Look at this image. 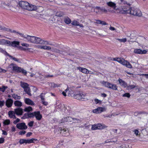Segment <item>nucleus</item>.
<instances>
[{
    "instance_id": "nucleus-1",
    "label": "nucleus",
    "mask_w": 148,
    "mask_h": 148,
    "mask_svg": "<svg viewBox=\"0 0 148 148\" xmlns=\"http://www.w3.org/2000/svg\"><path fill=\"white\" fill-rule=\"evenodd\" d=\"M73 97L79 100H83V99H87L86 94L83 92L79 91H76L74 94H72Z\"/></svg>"
},
{
    "instance_id": "nucleus-2",
    "label": "nucleus",
    "mask_w": 148,
    "mask_h": 148,
    "mask_svg": "<svg viewBox=\"0 0 148 148\" xmlns=\"http://www.w3.org/2000/svg\"><path fill=\"white\" fill-rule=\"evenodd\" d=\"M8 67L9 68L12 69L13 71L18 73H22L25 75H26L27 74V72L25 70L18 66L16 64L13 63L10 64L9 66Z\"/></svg>"
},
{
    "instance_id": "nucleus-3",
    "label": "nucleus",
    "mask_w": 148,
    "mask_h": 148,
    "mask_svg": "<svg viewBox=\"0 0 148 148\" xmlns=\"http://www.w3.org/2000/svg\"><path fill=\"white\" fill-rule=\"evenodd\" d=\"M113 60L118 62L122 65L125 66L128 68H131L132 67V65L127 60H125L123 58H113Z\"/></svg>"
},
{
    "instance_id": "nucleus-4",
    "label": "nucleus",
    "mask_w": 148,
    "mask_h": 148,
    "mask_svg": "<svg viewBox=\"0 0 148 148\" xmlns=\"http://www.w3.org/2000/svg\"><path fill=\"white\" fill-rule=\"evenodd\" d=\"M101 83L103 86L111 89L113 90H117V86L115 84H111L107 82H105L104 81H101Z\"/></svg>"
},
{
    "instance_id": "nucleus-5",
    "label": "nucleus",
    "mask_w": 148,
    "mask_h": 148,
    "mask_svg": "<svg viewBox=\"0 0 148 148\" xmlns=\"http://www.w3.org/2000/svg\"><path fill=\"white\" fill-rule=\"evenodd\" d=\"M32 43L36 44L51 45L47 41H45L40 38L34 36Z\"/></svg>"
},
{
    "instance_id": "nucleus-6",
    "label": "nucleus",
    "mask_w": 148,
    "mask_h": 148,
    "mask_svg": "<svg viewBox=\"0 0 148 148\" xmlns=\"http://www.w3.org/2000/svg\"><path fill=\"white\" fill-rule=\"evenodd\" d=\"M20 85L24 89V91L27 94L30 96L32 95L30 88L29 87V85L28 84L24 82H20Z\"/></svg>"
},
{
    "instance_id": "nucleus-7",
    "label": "nucleus",
    "mask_w": 148,
    "mask_h": 148,
    "mask_svg": "<svg viewBox=\"0 0 148 148\" xmlns=\"http://www.w3.org/2000/svg\"><path fill=\"white\" fill-rule=\"evenodd\" d=\"M128 12L130 13V14L134 16H141L142 15L141 11L139 9L134 8H132L131 11L128 10Z\"/></svg>"
},
{
    "instance_id": "nucleus-8",
    "label": "nucleus",
    "mask_w": 148,
    "mask_h": 148,
    "mask_svg": "<svg viewBox=\"0 0 148 148\" xmlns=\"http://www.w3.org/2000/svg\"><path fill=\"white\" fill-rule=\"evenodd\" d=\"M18 34L21 36L23 37L25 39L26 41L28 42L33 43L34 36H31L28 35H25L22 33L18 32Z\"/></svg>"
},
{
    "instance_id": "nucleus-9",
    "label": "nucleus",
    "mask_w": 148,
    "mask_h": 148,
    "mask_svg": "<svg viewBox=\"0 0 148 148\" xmlns=\"http://www.w3.org/2000/svg\"><path fill=\"white\" fill-rule=\"evenodd\" d=\"M37 140L35 138H32L30 139H21L20 140L19 143L20 144H22L24 143H31L34 142V141H36Z\"/></svg>"
},
{
    "instance_id": "nucleus-10",
    "label": "nucleus",
    "mask_w": 148,
    "mask_h": 148,
    "mask_svg": "<svg viewBox=\"0 0 148 148\" xmlns=\"http://www.w3.org/2000/svg\"><path fill=\"white\" fill-rule=\"evenodd\" d=\"M16 127L21 130H25L27 128V126L24 123H18L16 125Z\"/></svg>"
},
{
    "instance_id": "nucleus-11",
    "label": "nucleus",
    "mask_w": 148,
    "mask_h": 148,
    "mask_svg": "<svg viewBox=\"0 0 148 148\" xmlns=\"http://www.w3.org/2000/svg\"><path fill=\"white\" fill-rule=\"evenodd\" d=\"M106 109L105 108L99 107L96 109L93 110L92 112L95 113L99 114L104 112L106 111Z\"/></svg>"
},
{
    "instance_id": "nucleus-12",
    "label": "nucleus",
    "mask_w": 148,
    "mask_h": 148,
    "mask_svg": "<svg viewBox=\"0 0 148 148\" xmlns=\"http://www.w3.org/2000/svg\"><path fill=\"white\" fill-rule=\"evenodd\" d=\"M19 5L22 8L27 10L28 3L27 1H21L19 3Z\"/></svg>"
},
{
    "instance_id": "nucleus-13",
    "label": "nucleus",
    "mask_w": 148,
    "mask_h": 148,
    "mask_svg": "<svg viewBox=\"0 0 148 148\" xmlns=\"http://www.w3.org/2000/svg\"><path fill=\"white\" fill-rule=\"evenodd\" d=\"M147 51L145 49L142 50L140 49H135L134 51V52L135 53L140 54H146L147 53Z\"/></svg>"
},
{
    "instance_id": "nucleus-14",
    "label": "nucleus",
    "mask_w": 148,
    "mask_h": 148,
    "mask_svg": "<svg viewBox=\"0 0 148 148\" xmlns=\"http://www.w3.org/2000/svg\"><path fill=\"white\" fill-rule=\"evenodd\" d=\"M34 116L37 120L40 121L42 118V115L39 111L34 112Z\"/></svg>"
},
{
    "instance_id": "nucleus-15",
    "label": "nucleus",
    "mask_w": 148,
    "mask_h": 148,
    "mask_svg": "<svg viewBox=\"0 0 148 148\" xmlns=\"http://www.w3.org/2000/svg\"><path fill=\"white\" fill-rule=\"evenodd\" d=\"M14 111L17 115H21L23 114V110L21 108H18L15 109Z\"/></svg>"
},
{
    "instance_id": "nucleus-16",
    "label": "nucleus",
    "mask_w": 148,
    "mask_h": 148,
    "mask_svg": "<svg viewBox=\"0 0 148 148\" xmlns=\"http://www.w3.org/2000/svg\"><path fill=\"white\" fill-rule=\"evenodd\" d=\"M37 7L36 6L29 4L28 3V5H27V10L29 11H32L36 10Z\"/></svg>"
},
{
    "instance_id": "nucleus-17",
    "label": "nucleus",
    "mask_w": 148,
    "mask_h": 148,
    "mask_svg": "<svg viewBox=\"0 0 148 148\" xmlns=\"http://www.w3.org/2000/svg\"><path fill=\"white\" fill-rule=\"evenodd\" d=\"M118 81L120 86L124 88H126L127 86V83L121 79L119 78L118 79Z\"/></svg>"
},
{
    "instance_id": "nucleus-18",
    "label": "nucleus",
    "mask_w": 148,
    "mask_h": 148,
    "mask_svg": "<svg viewBox=\"0 0 148 148\" xmlns=\"http://www.w3.org/2000/svg\"><path fill=\"white\" fill-rule=\"evenodd\" d=\"M77 121V120L76 118H73L70 116L67 117V122L70 123H75Z\"/></svg>"
},
{
    "instance_id": "nucleus-19",
    "label": "nucleus",
    "mask_w": 148,
    "mask_h": 148,
    "mask_svg": "<svg viewBox=\"0 0 148 148\" xmlns=\"http://www.w3.org/2000/svg\"><path fill=\"white\" fill-rule=\"evenodd\" d=\"M77 69L79 70L80 71L84 73L88 74V73L89 72V71L85 68L78 67H77Z\"/></svg>"
},
{
    "instance_id": "nucleus-20",
    "label": "nucleus",
    "mask_w": 148,
    "mask_h": 148,
    "mask_svg": "<svg viewBox=\"0 0 148 148\" xmlns=\"http://www.w3.org/2000/svg\"><path fill=\"white\" fill-rule=\"evenodd\" d=\"M13 101L11 99H8L6 101V105L8 108L11 107L12 105Z\"/></svg>"
},
{
    "instance_id": "nucleus-21",
    "label": "nucleus",
    "mask_w": 148,
    "mask_h": 148,
    "mask_svg": "<svg viewBox=\"0 0 148 148\" xmlns=\"http://www.w3.org/2000/svg\"><path fill=\"white\" fill-rule=\"evenodd\" d=\"M131 9H132V8H130L129 5H128L124 7L123 8V10L124 12V13L126 14H130V13L128 12V10L131 11Z\"/></svg>"
},
{
    "instance_id": "nucleus-22",
    "label": "nucleus",
    "mask_w": 148,
    "mask_h": 148,
    "mask_svg": "<svg viewBox=\"0 0 148 148\" xmlns=\"http://www.w3.org/2000/svg\"><path fill=\"white\" fill-rule=\"evenodd\" d=\"M25 103L27 105L33 106L34 105V102L29 98H25L24 99Z\"/></svg>"
},
{
    "instance_id": "nucleus-23",
    "label": "nucleus",
    "mask_w": 148,
    "mask_h": 148,
    "mask_svg": "<svg viewBox=\"0 0 148 148\" xmlns=\"http://www.w3.org/2000/svg\"><path fill=\"white\" fill-rule=\"evenodd\" d=\"M15 112L12 111H10L8 112V114L9 117L11 118H13L14 119H16V116L15 115Z\"/></svg>"
},
{
    "instance_id": "nucleus-24",
    "label": "nucleus",
    "mask_w": 148,
    "mask_h": 148,
    "mask_svg": "<svg viewBox=\"0 0 148 148\" xmlns=\"http://www.w3.org/2000/svg\"><path fill=\"white\" fill-rule=\"evenodd\" d=\"M96 22H95V23L98 24H101L103 25H108V24L104 21H102L99 20H95Z\"/></svg>"
},
{
    "instance_id": "nucleus-25",
    "label": "nucleus",
    "mask_w": 148,
    "mask_h": 148,
    "mask_svg": "<svg viewBox=\"0 0 148 148\" xmlns=\"http://www.w3.org/2000/svg\"><path fill=\"white\" fill-rule=\"evenodd\" d=\"M0 30H3L7 32L10 31L12 33H18V32H16V31L14 30H13L12 31H11L10 29L6 28L2 26H0Z\"/></svg>"
},
{
    "instance_id": "nucleus-26",
    "label": "nucleus",
    "mask_w": 148,
    "mask_h": 148,
    "mask_svg": "<svg viewBox=\"0 0 148 148\" xmlns=\"http://www.w3.org/2000/svg\"><path fill=\"white\" fill-rule=\"evenodd\" d=\"M48 85L49 87L52 88L60 87L61 85L60 84H57L53 83H49Z\"/></svg>"
},
{
    "instance_id": "nucleus-27",
    "label": "nucleus",
    "mask_w": 148,
    "mask_h": 148,
    "mask_svg": "<svg viewBox=\"0 0 148 148\" xmlns=\"http://www.w3.org/2000/svg\"><path fill=\"white\" fill-rule=\"evenodd\" d=\"M71 24L75 26H79L81 27H83L84 26L82 24H80L79 22L78 21H73L71 23Z\"/></svg>"
},
{
    "instance_id": "nucleus-28",
    "label": "nucleus",
    "mask_w": 148,
    "mask_h": 148,
    "mask_svg": "<svg viewBox=\"0 0 148 148\" xmlns=\"http://www.w3.org/2000/svg\"><path fill=\"white\" fill-rule=\"evenodd\" d=\"M107 5L111 7H112L114 9L116 8V4L114 2L112 1H110L107 3Z\"/></svg>"
},
{
    "instance_id": "nucleus-29",
    "label": "nucleus",
    "mask_w": 148,
    "mask_h": 148,
    "mask_svg": "<svg viewBox=\"0 0 148 148\" xmlns=\"http://www.w3.org/2000/svg\"><path fill=\"white\" fill-rule=\"evenodd\" d=\"M20 42L18 41H13L11 42V45L10 47H18V46L19 45Z\"/></svg>"
},
{
    "instance_id": "nucleus-30",
    "label": "nucleus",
    "mask_w": 148,
    "mask_h": 148,
    "mask_svg": "<svg viewBox=\"0 0 148 148\" xmlns=\"http://www.w3.org/2000/svg\"><path fill=\"white\" fill-rule=\"evenodd\" d=\"M64 20L65 23L67 24H69L71 23V19L68 16L64 17Z\"/></svg>"
},
{
    "instance_id": "nucleus-31",
    "label": "nucleus",
    "mask_w": 148,
    "mask_h": 148,
    "mask_svg": "<svg viewBox=\"0 0 148 148\" xmlns=\"http://www.w3.org/2000/svg\"><path fill=\"white\" fill-rule=\"evenodd\" d=\"M64 15V14L63 12L62 11H58L56 12L55 15L57 16L60 17L63 16Z\"/></svg>"
},
{
    "instance_id": "nucleus-32",
    "label": "nucleus",
    "mask_w": 148,
    "mask_h": 148,
    "mask_svg": "<svg viewBox=\"0 0 148 148\" xmlns=\"http://www.w3.org/2000/svg\"><path fill=\"white\" fill-rule=\"evenodd\" d=\"M14 104L16 106L18 107H21L22 106V103L19 101H16L14 102Z\"/></svg>"
},
{
    "instance_id": "nucleus-33",
    "label": "nucleus",
    "mask_w": 148,
    "mask_h": 148,
    "mask_svg": "<svg viewBox=\"0 0 148 148\" xmlns=\"http://www.w3.org/2000/svg\"><path fill=\"white\" fill-rule=\"evenodd\" d=\"M96 9L99 10L98 12H99V11H101L102 12H107V10L106 9L103 8H101L99 7H97L96 8Z\"/></svg>"
},
{
    "instance_id": "nucleus-34",
    "label": "nucleus",
    "mask_w": 148,
    "mask_h": 148,
    "mask_svg": "<svg viewBox=\"0 0 148 148\" xmlns=\"http://www.w3.org/2000/svg\"><path fill=\"white\" fill-rule=\"evenodd\" d=\"M18 49H20V50H23V51H26V50H28L29 51H30L31 50H33V49H32L29 48H25L21 46L18 47Z\"/></svg>"
},
{
    "instance_id": "nucleus-35",
    "label": "nucleus",
    "mask_w": 148,
    "mask_h": 148,
    "mask_svg": "<svg viewBox=\"0 0 148 148\" xmlns=\"http://www.w3.org/2000/svg\"><path fill=\"white\" fill-rule=\"evenodd\" d=\"M24 110L25 112H29L32 110V108L31 106H28L27 107H26Z\"/></svg>"
},
{
    "instance_id": "nucleus-36",
    "label": "nucleus",
    "mask_w": 148,
    "mask_h": 148,
    "mask_svg": "<svg viewBox=\"0 0 148 148\" xmlns=\"http://www.w3.org/2000/svg\"><path fill=\"white\" fill-rule=\"evenodd\" d=\"M11 42L5 40L4 44V45L9 46H11Z\"/></svg>"
},
{
    "instance_id": "nucleus-37",
    "label": "nucleus",
    "mask_w": 148,
    "mask_h": 148,
    "mask_svg": "<svg viewBox=\"0 0 148 148\" xmlns=\"http://www.w3.org/2000/svg\"><path fill=\"white\" fill-rule=\"evenodd\" d=\"M12 97L15 99H19L21 98V97L20 96L15 94L12 95Z\"/></svg>"
},
{
    "instance_id": "nucleus-38",
    "label": "nucleus",
    "mask_w": 148,
    "mask_h": 148,
    "mask_svg": "<svg viewBox=\"0 0 148 148\" xmlns=\"http://www.w3.org/2000/svg\"><path fill=\"white\" fill-rule=\"evenodd\" d=\"M27 115V118H31L34 117V112L32 113H26Z\"/></svg>"
},
{
    "instance_id": "nucleus-39",
    "label": "nucleus",
    "mask_w": 148,
    "mask_h": 148,
    "mask_svg": "<svg viewBox=\"0 0 148 148\" xmlns=\"http://www.w3.org/2000/svg\"><path fill=\"white\" fill-rule=\"evenodd\" d=\"M10 121L9 119H6L4 121L3 123L4 125H8L10 123Z\"/></svg>"
},
{
    "instance_id": "nucleus-40",
    "label": "nucleus",
    "mask_w": 148,
    "mask_h": 148,
    "mask_svg": "<svg viewBox=\"0 0 148 148\" xmlns=\"http://www.w3.org/2000/svg\"><path fill=\"white\" fill-rule=\"evenodd\" d=\"M137 86L136 85H130L128 86H127V88L129 89H132L136 87Z\"/></svg>"
},
{
    "instance_id": "nucleus-41",
    "label": "nucleus",
    "mask_w": 148,
    "mask_h": 148,
    "mask_svg": "<svg viewBox=\"0 0 148 148\" xmlns=\"http://www.w3.org/2000/svg\"><path fill=\"white\" fill-rule=\"evenodd\" d=\"M116 40H119L120 42H125L127 41V39L126 38H124L122 39H116Z\"/></svg>"
},
{
    "instance_id": "nucleus-42",
    "label": "nucleus",
    "mask_w": 148,
    "mask_h": 148,
    "mask_svg": "<svg viewBox=\"0 0 148 148\" xmlns=\"http://www.w3.org/2000/svg\"><path fill=\"white\" fill-rule=\"evenodd\" d=\"M42 49L44 50H49L51 49V48L49 46H43Z\"/></svg>"
},
{
    "instance_id": "nucleus-43",
    "label": "nucleus",
    "mask_w": 148,
    "mask_h": 148,
    "mask_svg": "<svg viewBox=\"0 0 148 148\" xmlns=\"http://www.w3.org/2000/svg\"><path fill=\"white\" fill-rule=\"evenodd\" d=\"M98 129H99V127H97V125H93L91 128V130H97Z\"/></svg>"
},
{
    "instance_id": "nucleus-44",
    "label": "nucleus",
    "mask_w": 148,
    "mask_h": 148,
    "mask_svg": "<svg viewBox=\"0 0 148 148\" xmlns=\"http://www.w3.org/2000/svg\"><path fill=\"white\" fill-rule=\"evenodd\" d=\"M8 88V87L7 86H3L1 88V91L3 92H4L5 91V90Z\"/></svg>"
},
{
    "instance_id": "nucleus-45",
    "label": "nucleus",
    "mask_w": 148,
    "mask_h": 148,
    "mask_svg": "<svg viewBox=\"0 0 148 148\" xmlns=\"http://www.w3.org/2000/svg\"><path fill=\"white\" fill-rule=\"evenodd\" d=\"M67 122V117L62 118L61 120L60 123H63Z\"/></svg>"
},
{
    "instance_id": "nucleus-46",
    "label": "nucleus",
    "mask_w": 148,
    "mask_h": 148,
    "mask_svg": "<svg viewBox=\"0 0 148 148\" xmlns=\"http://www.w3.org/2000/svg\"><path fill=\"white\" fill-rule=\"evenodd\" d=\"M53 51L54 52L56 53H60V54L62 53V52L61 51H60L58 49H53Z\"/></svg>"
},
{
    "instance_id": "nucleus-47",
    "label": "nucleus",
    "mask_w": 148,
    "mask_h": 148,
    "mask_svg": "<svg viewBox=\"0 0 148 148\" xmlns=\"http://www.w3.org/2000/svg\"><path fill=\"white\" fill-rule=\"evenodd\" d=\"M123 97H126L128 98H129L130 96V95L129 93H126L123 94Z\"/></svg>"
},
{
    "instance_id": "nucleus-48",
    "label": "nucleus",
    "mask_w": 148,
    "mask_h": 148,
    "mask_svg": "<svg viewBox=\"0 0 148 148\" xmlns=\"http://www.w3.org/2000/svg\"><path fill=\"white\" fill-rule=\"evenodd\" d=\"M0 51L5 55H8V56H10L3 49H2L1 48H0Z\"/></svg>"
},
{
    "instance_id": "nucleus-49",
    "label": "nucleus",
    "mask_w": 148,
    "mask_h": 148,
    "mask_svg": "<svg viewBox=\"0 0 148 148\" xmlns=\"http://www.w3.org/2000/svg\"><path fill=\"white\" fill-rule=\"evenodd\" d=\"M21 45L23 47H28L29 46V45L27 43H22L21 44Z\"/></svg>"
},
{
    "instance_id": "nucleus-50",
    "label": "nucleus",
    "mask_w": 148,
    "mask_h": 148,
    "mask_svg": "<svg viewBox=\"0 0 148 148\" xmlns=\"http://www.w3.org/2000/svg\"><path fill=\"white\" fill-rule=\"evenodd\" d=\"M9 56L10 58H11L14 61L17 62H18L19 61V60L18 59L16 58L15 57H14L11 56Z\"/></svg>"
},
{
    "instance_id": "nucleus-51",
    "label": "nucleus",
    "mask_w": 148,
    "mask_h": 148,
    "mask_svg": "<svg viewBox=\"0 0 148 148\" xmlns=\"http://www.w3.org/2000/svg\"><path fill=\"white\" fill-rule=\"evenodd\" d=\"M26 133V132L24 130L20 131L19 132V134L20 135H24Z\"/></svg>"
},
{
    "instance_id": "nucleus-52",
    "label": "nucleus",
    "mask_w": 148,
    "mask_h": 148,
    "mask_svg": "<svg viewBox=\"0 0 148 148\" xmlns=\"http://www.w3.org/2000/svg\"><path fill=\"white\" fill-rule=\"evenodd\" d=\"M16 120L13 121V123L16 124L17 123L19 122L20 121V119L18 118L16 119Z\"/></svg>"
},
{
    "instance_id": "nucleus-53",
    "label": "nucleus",
    "mask_w": 148,
    "mask_h": 148,
    "mask_svg": "<svg viewBox=\"0 0 148 148\" xmlns=\"http://www.w3.org/2000/svg\"><path fill=\"white\" fill-rule=\"evenodd\" d=\"M68 132L67 129H64L63 130H61V133H64L65 132L67 133Z\"/></svg>"
},
{
    "instance_id": "nucleus-54",
    "label": "nucleus",
    "mask_w": 148,
    "mask_h": 148,
    "mask_svg": "<svg viewBox=\"0 0 148 148\" xmlns=\"http://www.w3.org/2000/svg\"><path fill=\"white\" fill-rule=\"evenodd\" d=\"M97 125V127H99V129H103L104 128L103 126L101 124H99Z\"/></svg>"
},
{
    "instance_id": "nucleus-55",
    "label": "nucleus",
    "mask_w": 148,
    "mask_h": 148,
    "mask_svg": "<svg viewBox=\"0 0 148 148\" xmlns=\"http://www.w3.org/2000/svg\"><path fill=\"white\" fill-rule=\"evenodd\" d=\"M45 94L42 93L40 95V97L41 98V99H42V100H44V97L45 96Z\"/></svg>"
},
{
    "instance_id": "nucleus-56",
    "label": "nucleus",
    "mask_w": 148,
    "mask_h": 148,
    "mask_svg": "<svg viewBox=\"0 0 148 148\" xmlns=\"http://www.w3.org/2000/svg\"><path fill=\"white\" fill-rule=\"evenodd\" d=\"M34 123L33 121H31L29 123H28L29 126L30 127H32L33 126Z\"/></svg>"
},
{
    "instance_id": "nucleus-57",
    "label": "nucleus",
    "mask_w": 148,
    "mask_h": 148,
    "mask_svg": "<svg viewBox=\"0 0 148 148\" xmlns=\"http://www.w3.org/2000/svg\"><path fill=\"white\" fill-rule=\"evenodd\" d=\"M6 71L5 70L0 68V73H5Z\"/></svg>"
},
{
    "instance_id": "nucleus-58",
    "label": "nucleus",
    "mask_w": 148,
    "mask_h": 148,
    "mask_svg": "<svg viewBox=\"0 0 148 148\" xmlns=\"http://www.w3.org/2000/svg\"><path fill=\"white\" fill-rule=\"evenodd\" d=\"M4 39H0V45H4Z\"/></svg>"
},
{
    "instance_id": "nucleus-59",
    "label": "nucleus",
    "mask_w": 148,
    "mask_h": 148,
    "mask_svg": "<svg viewBox=\"0 0 148 148\" xmlns=\"http://www.w3.org/2000/svg\"><path fill=\"white\" fill-rule=\"evenodd\" d=\"M133 132L136 136L138 135L139 131L138 130H135L133 131Z\"/></svg>"
},
{
    "instance_id": "nucleus-60",
    "label": "nucleus",
    "mask_w": 148,
    "mask_h": 148,
    "mask_svg": "<svg viewBox=\"0 0 148 148\" xmlns=\"http://www.w3.org/2000/svg\"><path fill=\"white\" fill-rule=\"evenodd\" d=\"M4 103V101H0V107H1L3 106Z\"/></svg>"
},
{
    "instance_id": "nucleus-61",
    "label": "nucleus",
    "mask_w": 148,
    "mask_h": 148,
    "mask_svg": "<svg viewBox=\"0 0 148 148\" xmlns=\"http://www.w3.org/2000/svg\"><path fill=\"white\" fill-rule=\"evenodd\" d=\"M94 101L96 104H97L100 102V100H99L98 99H95L94 100Z\"/></svg>"
},
{
    "instance_id": "nucleus-62",
    "label": "nucleus",
    "mask_w": 148,
    "mask_h": 148,
    "mask_svg": "<svg viewBox=\"0 0 148 148\" xmlns=\"http://www.w3.org/2000/svg\"><path fill=\"white\" fill-rule=\"evenodd\" d=\"M4 141V138H0V144L2 143H3Z\"/></svg>"
},
{
    "instance_id": "nucleus-63",
    "label": "nucleus",
    "mask_w": 148,
    "mask_h": 148,
    "mask_svg": "<svg viewBox=\"0 0 148 148\" xmlns=\"http://www.w3.org/2000/svg\"><path fill=\"white\" fill-rule=\"evenodd\" d=\"M27 118V114L25 113L24 114V116L22 117H21V119H25Z\"/></svg>"
},
{
    "instance_id": "nucleus-64",
    "label": "nucleus",
    "mask_w": 148,
    "mask_h": 148,
    "mask_svg": "<svg viewBox=\"0 0 148 148\" xmlns=\"http://www.w3.org/2000/svg\"><path fill=\"white\" fill-rule=\"evenodd\" d=\"M42 103L45 106H47L48 104V103L47 102L45 101L44 100H42Z\"/></svg>"
}]
</instances>
